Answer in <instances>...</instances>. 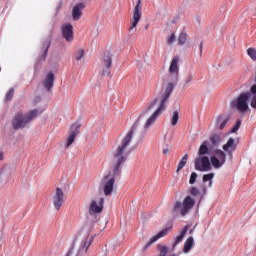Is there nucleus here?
I'll return each mask as SVG.
<instances>
[{
    "label": "nucleus",
    "instance_id": "f257e3e1",
    "mask_svg": "<svg viewBox=\"0 0 256 256\" xmlns=\"http://www.w3.org/2000/svg\"><path fill=\"white\" fill-rule=\"evenodd\" d=\"M155 112L146 120L144 124V129H149L155 121H157V117L161 115V100L156 99L151 103V105L146 109L142 114L138 117L137 121L134 122L132 128L126 134V136L122 139L121 145L118 146L116 151L113 153V163L114 166L112 168V173L109 172L106 176L103 177L101 181V185L104 188V195L109 197L113 193V187H115V179L116 177H120L121 175V165L127 161V154L125 153V149L131 145V141H133V135H135V131H137V127H139L140 121L151 111V109H155Z\"/></svg>",
    "mask_w": 256,
    "mask_h": 256
},
{
    "label": "nucleus",
    "instance_id": "f03ea898",
    "mask_svg": "<svg viewBox=\"0 0 256 256\" xmlns=\"http://www.w3.org/2000/svg\"><path fill=\"white\" fill-rule=\"evenodd\" d=\"M38 115L39 109L30 110L26 114H23L22 111L17 112L11 122L14 131H19V129H25Z\"/></svg>",
    "mask_w": 256,
    "mask_h": 256
},
{
    "label": "nucleus",
    "instance_id": "7ed1b4c3",
    "mask_svg": "<svg viewBox=\"0 0 256 256\" xmlns=\"http://www.w3.org/2000/svg\"><path fill=\"white\" fill-rule=\"evenodd\" d=\"M251 98V92L241 93L236 100L232 102V106L236 107L240 113L249 111V104L247 103Z\"/></svg>",
    "mask_w": 256,
    "mask_h": 256
},
{
    "label": "nucleus",
    "instance_id": "20e7f679",
    "mask_svg": "<svg viewBox=\"0 0 256 256\" xmlns=\"http://www.w3.org/2000/svg\"><path fill=\"white\" fill-rule=\"evenodd\" d=\"M177 86V80L173 82H164L162 87V100H161V111H165V104L169 101V97L173 93V89Z\"/></svg>",
    "mask_w": 256,
    "mask_h": 256
},
{
    "label": "nucleus",
    "instance_id": "39448f33",
    "mask_svg": "<svg viewBox=\"0 0 256 256\" xmlns=\"http://www.w3.org/2000/svg\"><path fill=\"white\" fill-rule=\"evenodd\" d=\"M113 65V54L110 51H105L103 56V68L100 71L101 77L111 79V67Z\"/></svg>",
    "mask_w": 256,
    "mask_h": 256
},
{
    "label": "nucleus",
    "instance_id": "423d86ee",
    "mask_svg": "<svg viewBox=\"0 0 256 256\" xmlns=\"http://www.w3.org/2000/svg\"><path fill=\"white\" fill-rule=\"evenodd\" d=\"M214 155L210 157V163L214 169H221V166L225 165L227 161V155L223 150L216 149L214 150Z\"/></svg>",
    "mask_w": 256,
    "mask_h": 256
},
{
    "label": "nucleus",
    "instance_id": "0eeeda50",
    "mask_svg": "<svg viewBox=\"0 0 256 256\" xmlns=\"http://www.w3.org/2000/svg\"><path fill=\"white\" fill-rule=\"evenodd\" d=\"M52 36L48 35L43 38L40 42V55L38 57V63H41L47 59V53H49V48L51 47Z\"/></svg>",
    "mask_w": 256,
    "mask_h": 256
},
{
    "label": "nucleus",
    "instance_id": "6e6552de",
    "mask_svg": "<svg viewBox=\"0 0 256 256\" xmlns=\"http://www.w3.org/2000/svg\"><path fill=\"white\" fill-rule=\"evenodd\" d=\"M196 171H211V162L209 157L203 156L194 160Z\"/></svg>",
    "mask_w": 256,
    "mask_h": 256
},
{
    "label": "nucleus",
    "instance_id": "1a4fd4ad",
    "mask_svg": "<svg viewBox=\"0 0 256 256\" xmlns=\"http://www.w3.org/2000/svg\"><path fill=\"white\" fill-rule=\"evenodd\" d=\"M63 203H65V193L63 192V189L57 187L55 195L53 196V205L56 211H59V209H61Z\"/></svg>",
    "mask_w": 256,
    "mask_h": 256
},
{
    "label": "nucleus",
    "instance_id": "9d476101",
    "mask_svg": "<svg viewBox=\"0 0 256 256\" xmlns=\"http://www.w3.org/2000/svg\"><path fill=\"white\" fill-rule=\"evenodd\" d=\"M80 129H81L80 123H74L71 125L70 134L66 143V149H68V147H71V145H73V143L75 142V138L77 137V135H79Z\"/></svg>",
    "mask_w": 256,
    "mask_h": 256
},
{
    "label": "nucleus",
    "instance_id": "9b49d317",
    "mask_svg": "<svg viewBox=\"0 0 256 256\" xmlns=\"http://www.w3.org/2000/svg\"><path fill=\"white\" fill-rule=\"evenodd\" d=\"M105 204V198H100L97 204V201L92 200L90 207H89V213L91 215H97V213H103V205Z\"/></svg>",
    "mask_w": 256,
    "mask_h": 256
},
{
    "label": "nucleus",
    "instance_id": "f8f14e48",
    "mask_svg": "<svg viewBox=\"0 0 256 256\" xmlns=\"http://www.w3.org/2000/svg\"><path fill=\"white\" fill-rule=\"evenodd\" d=\"M141 0H138L137 1V4L134 8V11H133V21H132V25L130 27V31L135 29V27H137L139 21H141V15H142V12H141Z\"/></svg>",
    "mask_w": 256,
    "mask_h": 256
},
{
    "label": "nucleus",
    "instance_id": "ddd939ff",
    "mask_svg": "<svg viewBox=\"0 0 256 256\" xmlns=\"http://www.w3.org/2000/svg\"><path fill=\"white\" fill-rule=\"evenodd\" d=\"M62 37L68 43H71V41H73V37H75V34L73 32V25L71 23H67L62 26Z\"/></svg>",
    "mask_w": 256,
    "mask_h": 256
},
{
    "label": "nucleus",
    "instance_id": "4468645a",
    "mask_svg": "<svg viewBox=\"0 0 256 256\" xmlns=\"http://www.w3.org/2000/svg\"><path fill=\"white\" fill-rule=\"evenodd\" d=\"M195 206V199L191 198V196H186L182 203V208L180 210V214L184 217L186 213H189L191 209Z\"/></svg>",
    "mask_w": 256,
    "mask_h": 256
},
{
    "label": "nucleus",
    "instance_id": "2eb2a0df",
    "mask_svg": "<svg viewBox=\"0 0 256 256\" xmlns=\"http://www.w3.org/2000/svg\"><path fill=\"white\" fill-rule=\"evenodd\" d=\"M83 9H85V3H77L72 10L73 21H79L83 17Z\"/></svg>",
    "mask_w": 256,
    "mask_h": 256
},
{
    "label": "nucleus",
    "instance_id": "dca6fc26",
    "mask_svg": "<svg viewBox=\"0 0 256 256\" xmlns=\"http://www.w3.org/2000/svg\"><path fill=\"white\" fill-rule=\"evenodd\" d=\"M42 85L46 91H51L55 85V74H53V72H49L42 81Z\"/></svg>",
    "mask_w": 256,
    "mask_h": 256
},
{
    "label": "nucleus",
    "instance_id": "f3484780",
    "mask_svg": "<svg viewBox=\"0 0 256 256\" xmlns=\"http://www.w3.org/2000/svg\"><path fill=\"white\" fill-rule=\"evenodd\" d=\"M169 73L170 75L174 74L175 80L177 81L179 77V56H175L172 59V62L169 67Z\"/></svg>",
    "mask_w": 256,
    "mask_h": 256
},
{
    "label": "nucleus",
    "instance_id": "a211bd4d",
    "mask_svg": "<svg viewBox=\"0 0 256 256\" xmlns=\"http://www.w3.org/2000/svg\"><path fill=\"white\" fill-rule=\"evenodd\" d=\"M223 151L228 153L230 157H233V152L237 149V143H235V138H229L227 143L222 147Z\"/></svg>",
    "mask_w": 256,
    "mask_h": 256
},
{
    "label": "nucleus",
    "instance_id": "6ab92c4d",
    "mask_svg": "<svg viewBox=\"0 0 256 256\" xmlns=\"http://www.w3.org/2000/svg\"><path fill=\"white\" fill-rule=\"evenodd\" d=\"M229 121H231L230 115H227V114L220 115L216 120V127H218L220 131H223V129L227 127V123H229Z\"/></svg>",
    "mask_w": 256,
    "mask_h": 256
},
{
    "label": "nucleus",
    "instance_id": "aec40b11",
    "mask_svg": "<svg viewBox=\"0 0 256 256\" xmlns=\"http://www.w3.org/2000/svg\"><path fill=\"white\" fill-rule=\"evenodd\" d=\"M88 238H84L81 242V245L78 249V252L76 254V256H83L87 253V250L89 249V247H91V241H93V239H90L89 242L87 241Z\"/></svg>",
    "mask_w": 256,
    "mask_h": 256
},
{
    "label": "nucleus",
    "instance_id": "412c9836",
    "mask_svg": "<svg viewBox=\"0 0 256 256\" xmlns=\"http://www.w3.org/2000/svg\"><path fill=\"white\" fill-rule=\"evenodd\" d=\"M193 245H195V240L190 236L184 243L183 253H189L193 249Z\"/></svg>",
    "mask_w": 256,
    "mask_h": 256
},
{
    "label": "nucleus",
    "instance_id": "4be33fe9",
    "mask_svg": "<svg viewBox=\"0 0 256 256\" xmlns=\"http://www.w3.org/2000/svg\"><path fill=\"white\" fill-rule=\"evenodd\" d=\"M187 231H189V226H185L182 230L179 236L176 237V240L173 244V247H175V245H178V243H181V241H183V238L185 237V235H187Z\"/></svg>",
    "mask_w": 256,
    "mask_h": 256
},
{
    "label": "nucleus",
    "instance_id": "5701e85b",
    "mask_svg": "<svg viewBox=\"0 0 256 256\" xmlns=\"http://www.w3.org/2000/svg\"><path fill=\"white\" fill-rule=\"evenodd\" d=\"M161 237V231H159L155 236H153L144 246V251H147V249H149V247H151V245H153V243H157V241H159V238Z\"/></svg>",
    "mask_w": 256,
    "mask_h": 256
},
{
    "label": "nucleus",
    "instance_id": "b1692460",
    "mask_svg": "<svg viewBox=\"0 0 256 256\" xmlns=\"http://www.w3.org/2000/svg\"><path fill=\"white\" fill-rule=\"evenodd\" d=\"M209 141L205 140L198 150L199 155H207L209 153Z\"/></svg>",
    "mask_w": 256,
    "mask_h": 256
},
{
    "label": "nucleus",
    "instance_id": "393cba45",
    "mask_svg": "<svg viewBox=\"0 0 256 256\" xmlns=\"http://www.w3.org/2000/svg\"><path fill=\"white\" fill-rule=\"evenodd\" d=\"M74 59H76V61H83V59H85V50L79 48L74 54Z\"/></svg>",
    "mask_w": 256,
    "mask_h": 256
},
{
    "label": "nucleus",
    "instance_id": "a878e982",
    "mask_svg": "<svg viewBox=\"0 0 256 256\" xmlns=\"http://www.w3.org/2000/svg\"><path fill=\"white\" fill-rule=\"evenodd\" d=\"M187 159H189V155L185 154L182 159L179 161L178 166H177V173L187 165Z\"/></svg>",
    "mask_w": 256,
    "mask_h": 256
},
{
    "label": "nucleus",
    "instance_id": "bb28decb",
    "mask_svg": "<svg viewBox=\"0 0 256 256\" xmlns=\"http://www.w3.org/2000/svg\"><path fill=\"white\" fill-rule=\"evenodd\" d=\"M213 177H215L214 173L204 174L203 178H202V181H203V183H207V181H210L209 187H211L213 185V182H212Z\"/></svg>",
    "mask_w": 256,
    "mask_h": 256
},
{
    "label": "nucleus",
    "instance_id": "cd10ccee",
    "mask_svg": "<svg viewBox=\"0 0 256 256\" xmlns=\"http://www.w3.org/2000/svg\"><path fill=\"white\" fill-rule=\"evenodd\" d=\"M210 141L212 143V145H219V143H221V136H219V134H213L210 136Z\"/></svg>",
    "mask_w": 256,
    "mask_h": 256
},
{
    "label": "nucleus",
    "instance_id": "c85d7f7f",
    "mask_svg": "<svg viewBox=\"0 0 256 256\" xmlns=\"http://www.w3.org/2000/svg\"><path fill=\"white\" fill-rule=\"evenodd\" d=\"M171 229H173V223L169 222L166 226V228H164L161 231V237H165V235H168L169 232H171Z\"/></svg>",
    "mask_w": 256,
    "mask_h": 256
},
{
    "label": "nucleus",
    "instance_id": "c756f323",
    "mask_svg": "<svg viewBox=\"0 0 256 256\" xmlns=\"http://www.w3.org/2000/svg\"><path fill=\"white\" fill-rule=\"evenodd\" d=\"M187 43V33L182 32L178 38V45H185Z\"/></svg>",
    "mask_w": 256,
    "mask_h": 256
},
{
    "label": "nucleus",
    "instance_id": "7c9ffc66",
    "mask_svg": "<svg viewBox=\"0 0 256 256\" xmlns=\"http://www.w3.org/2000/svg\"><path fill=\"white\" fill-rule=\"evenodd\" d=\"M178 121H179V112L175 111V112H173V116L171 119V125L173 127H175V125H177Z\"/></svg>",
    "mask_w": 256,
    "mask_h": 256
},
{
    "label": "nucleus",
    "instance_id": "2f4dec72",
    "mask_svg": "<svg viewBox=\"0 0 256 256\" xmlns=\"http://www.w3.org/2000/svg\"><path fill=\"white\" fill-rule=\"evenodd\" d=\"M13 95H15V88H10L6 93L5 101H11V99H13Z\"/></svg>",
    "mask_w": 256,
    "mask_h": 256
},
{
    "label": "nucleus",
    "instance_id": "473e14b6",
    "mask_svg": "<svg viewBox=\"0 0 256 256\" xmlns=\"http://www.w3.org/2000/svg\"><path fill=\"white\" fill-rule=\"evenodd\" d=\"M241 128V119H238L234 126L231 129V133H237L239 131V129Z\"/></svg>",
    "mask_w": 256,
    "mask_h": 256
},
{
    "label": "nucleus",
    "instance_id": "72a5a7b5",
    "mask_svg": "<svg viewBox=\"0 0 256 256\" xmlns=\"http://www.w3.org/2000/svg\"><path fill=\"white\" fill-rule=\"evenodd\" d=\"M247 53L249 57L252 59V61H256V49L255 48H249L247 50Z\"/></svg>",
    "mask_w": 256,
    "mask_h": 256
},
{
    "label": "nucleus",
    "instance_id": "f704fd0d",
    "mask_svg": "<svg viewBox=\"0 0 256 256\" xmlns=\"http://www.w3.org/2000/svg\"><path fill=\"white\" fill-rule=\"evenodd\" d=\"M175 42V32H172L167 38L166 43L172 45Z\"/></svg>",
    "mask_w": 256,
    "mask_h": 256
},
{
    "label": "nucleus",
    "instance_id": "c9c22d12",
    "mask_svg": "<svg viewBox=\"0 0 256 256\" xmlns=\"http://www.w3.org/2000/svg\"><path fill=\"white\" fill-rule=\"evenodd\" d=\"M195 181H197V174L195 172H193L191 174L190 180H189L190 185H195Z\"/></svg>",
    "mask_w": 256,
    "mask_h": 256
},
{
    "label": "nucleus",
    "instance_id": "e433bc0d",
    "mask_svg": "<svg viewBox=\"0 0 256 256\" xmlns=\"http://www.w3.org/2000/svg\"><path fill=\"white\" fill-rule=\"evenodd\" d=\"M190 194H192L193 197H197V195H199V189H197L196 187H192L190 189Z\"/></svg>",
    "mask_w": 256,
    "mask_h": 256
},
{
    "label": "nucleus",
    "instance_id": "4c0bfd02",
    "mask_svg": "<svg viewBox=\"0 0 256 256\" xmlns=\"http://www.w3.org/2000/svg\"><path fill=\"white\" fill-rule=\"evenodd\" d=\"M145 61H143V60H140V61H138L137 62V67H138V69L141 71V70H143V69H145Z\"/></svg>",
    "mask_w": 256,
    "mask_h": 256
},
{
    "label": "nucleus",
    "instance_id": "58836bf2",
    "mask_svg": "<svg viewBox=\"0 0 256 256\" xmlns=\"http://www.w3.org/2000/svg\"><path fill=\"white\" fill-rule=\"evenodd\" d=\"M169 252V248H167V246H161V255H167V253Z\"/></svg>",
    "mask_w": 256,
    "mask_h": 256
},
{
    "label": "nucleus",
    "instance_id": "ea45409f",
    "mask_svg": "<svg viewBox=\"0 0 256 256\" xmlns=\"http://www.w3.org/2000/svg\"><path fill=\"white\" fill-rule=\"evenodd\" d=\"M250 105H251L252 109H256V95L253 96Z\"/></svg>",
    "mask_w": 256,
    "mask_h": 256
},
{
    "label": "nucleus",
    "instance_id": "a19ab883",
    "mask_svg": "<svg viewBox=\"0 0 256 256\" xmlns=\"http://www.w3.org/2000/svg\"><path fill=\"white\" fill-rule=\"evenodd\" d=\"M169 153H171V146H167L166 148L163 149L164 155H169Z\"/></svg>",
    "mask_w": 256,
    "mask_h": 256
},
{
    "label": "nucleus",
    "instance_id": "79ce46f5",
    "mask_svg": "<svg viewBox=\"0 0 256 256\" xmlns=\"http://www.w3.org/2000/svg\"><path fill=\"white\" fill-rule=\"evenodd\" d=\"M181 207H183V204H181V202H176V203L174 204V209H175V211H177V209H181Z\"/></svg>",
    "mask_w": 256,
    "mask_h": 256
},
{
    "label": "nucleus",
    "instance_id": "37998d69",
    "mask_svg": "<svg viewBox=\"0 0 256 256\" xmlns=\"http://www.w3.org/2000/svg\"><path fill=\"white\" fill-rule=\"evenodd\" d=\"M191 81H193V75H190L188 77V79L185 80V85H189V83H191Z\"/></svg>",
    "mask_w": 256,
    "mask_h": 256
},
{
    "label": "nucleus",
    "instance_id": "c03bdc74",
    "mask_svg": "<svg viewBox=\"0 0 256 256\" xmlns=\"http://www.w3.org/2000/svg\"><path fill=\"white\" fill-rule=\"evenodd\" d=\"M73 255V247L68 250L65 256H71Z\"/></svg>",
    "mask_w": 256,
    "mask_h": 256
},
{
    "label": "nucleus",
    "instance_id": "a18cd8bd",
    "mask_svg": "<svg viewBox=\"0 0 256 256\" xmlns=\"http://www.w3.org/2000/svg\"><path fill=\"white\" fill-rule=\"evenodd\" d=\"M203 55V42L200 43V57Z\"/></svg>",
    "mask_w": 256,
    "mask_h": 256
},
{
    "label": "nucleus",
    "instance_id": "49530a36",
    "mask_svg": "<svg viewBox=\"0 0 256 256\" xmlns=\"http://www.w3.org/2000/svg\"><path fill=\"white\" fill-rule=\"evenodd\" d=\"M4 156H3V152H0V161H3Z\"/></svg>",
    "mask_w": 256,
    "mask_h": 256
},
{
    "label": "nucleus",
    "instance_id": "de8ad7c7",
    "mask_svg": "<svg viewBox=\"0 0 256 256\" xmlns=\"http://www.w3.org/2000/svg\"><path fill=\"white\" fill-rule=\"evenodd\" d=\"M157 249H158V251H161V244L157 245Z\"/></svg>",
    "mask_w": 256,
    "mask_h": 256
},
{
    "label": "nucleus",
    "instance_id": "09e8293b",
    "mask_svg": "<svg viewBox=\"0 0 256 256\" xmlns=\"http://www.w3.org/2000/svg\"><path fill=\"white\" fill-rule=\"evenodd\" d=\"M141 141H143V138H141V139L138 141V144L141 143Z\"/></svg>",
    "mask_w": 256,
    "mask_h": 256
},
{
    "label": "nucleus",
    "instance_id": "8fccbe9b",
    "mask_svg": "<svg viewBox=\"0 0 256 256\" xmlns=\"http://www.w3.org/2000/svg\"><path fill=\"white\" fill-rule=\"evenodd\" d=\"M84 1H87V0H84Z\"/></svg>",
    "mask_w": 256,
    "mask_h": 256
}]
</instances>
